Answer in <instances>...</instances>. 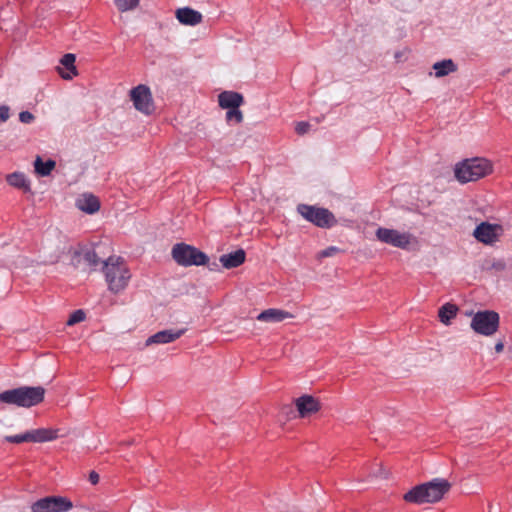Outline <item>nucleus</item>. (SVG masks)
Here are the masks:
<instances>
[{
    "instance_id": "32",
    "label": "nucleus",
    "mask_w": 512,
    "mask_h": 512,
    "mask_svg": "<svg viewBox=\"0 0 512 512\" xmlns=\"http://www.w3.org/2000/svg\"><path fill=\"white\" fill-rule=\"evenodd\" d=\"M309 128L310 124L308 122L302 121L296 124L295 131L297 132V134L303 135L308 132Z\"/></svg>"
},
{
    "instance_id": "4",
    "label": "nucleus",
    "mask_w": 512,
    "mask_h": 512,
    "mask_svg": "<svg viewBox=\"0 0 512 512\" xmlns=\"http://www.w3.org/2000/svg\"><path fill=\"white\" fill-rule=\"evenodd\" d=\"M103 264L108 289L115 294L124 290L128 285L131 274L122 258L110 256Z\"/></svg>"
},
{
    "instance_id": "19",
    "label": "nucleus",
    "mask_w": 512,
    "mask_h": 512,
    "mask_svg": "<svg viewBox=\"0 0 512 512\" xmlns=\"http://www.w3.org/2000/svg\"><path fill=\"white\" fill-rule=\"evenodd\" d=\"M246 253L243 249H238L234 252L223 254L220 256L219 261L226 269H232L240 266L245 261Z\"/></svg>"
},
{
    "instance_id": "2",
    "label": "nucleus",
    "mask_w": 512,
    "mask_h": 512,
    "mask_svg": "<svg viewBox=\"0 0 512 512\" xmlns=\"http://www.w3.org/2000/svg\"><path fill=\"white\" fill-rule=\"evenodd\" d=\"M46 390L42 386H21L0 393V402L30 408L43 402Z\"/></svg>"
},
{
    "instance_id": "31",
    "label": "nucleus",
    "mask_w": 512,
    "mask_h": 512,
    "mask_svg": "<svg viewBox=\"0 0 512 512\" xmlns=\"http://www.w3.org/2000/svg\"><path fill=\"white\" fill-rule=\"evenodd\" d=\"M10 117V108L7 105L0 106V123L6 122Z\"/></svg>"
},
{
    "instance_id": "6",
    "label": "nucleus",
    "mask_w": 512,
    "mask_h": 512,
    "mask_svg": "<svg viewBox=\"0 0 512 512\" xmlns=\"http://www.w3.org/2000/svg\"><path fill=\"white\" fill-rule=\"evenodd\" d=\"M297 212L307 221L320 228H331L337 220L332 212L326 208L316 207L313 205L299 204Z\"/></svg>"
},
{
    "instance_id": "13",
    "label": "nucleus",
    "mask_w": 512,
    "mask_h": 512,
    "mask_svg": "<svg viewBox=\"0 0 512 512\" xmlns=\"http://www.w3.org/2000/svg\"><path fill=\"white\" fill-rule=\"evenodd\" d=\"M75 205L79 210L87 214H94L100 209V201L98 197L92 193H83L79 195L76 199Z\"/></svg>"
},
{
    "instance_id": "7",
    "label": "nucleus",
    "mask_w": 512,
    "mask_h": 512,
    "mask_svg": "<svg viewBox=\"0 0 512 512\" xmlns=\"http://www.w3.org/2000/svg\"><path fill=\"white\" fill-rule=\"evenodd\" d=\"M499 320V314L494 311H478L471 320V328L477 334L491 336L498 330Z\"/></svg>"
},
{
    "instance_id": "23",
    "label": "nucleus",
    "mask_w": 512,
    "mask_h": 512,
    "mask_svg": "<svg viewBox=\"0 0 512 512\" xmlns=\"http://www.w3.org/2000/svg\"><path fill=\"white\" fill-rule=\"evenodd\" d=\"M458 308L455 304L446 303L439 309L438 316L440 321L445 324L449 325L451 319L456 317Z\"/></svg>"
},
{
    "instance_id": "9",
    "label": "nucleus",
    "mask_w": 512,
    "mask_h": 512,
    "mask_svg": "<svg viewBox=\"0 0 512 512\" xmlns=\"http://www.w3.org/2000/svg\"><path fill=\"white\" fill-rule=\"evenodd\" d=\"M130 99L136 110L139 112L150 115L154 111V103L150 88L146 85L140 84L130 91Z\"/></svg>"
},
{
    "instance_id": "20",
    "label": "nucleus",
    "mask_w": 512,
    "mask_h": 512,
    "mask_svg": "<svg viewBox=\"0 0 512 512\" xmlns=\"http://www.w3.org/2000/svg\"><path fill=\"white\" fill-rule=\"evenodd\" d=\"M30 442L42 443L52 441L58 438V431L48 428H39L28 431Z\"/></svg>"
},
{
    "instance_id": "16",
    "label": "nucleus",
    "mask_w": 512,
    "mask_h": 512,
    "mask_svg": "<svg viewBox=\"0 0 512 512\" xmlns=\"http://www.w3.org/2000/svg\"><path fill=\"white\" fill-rule=\"evenodd\" d=\"M243 101L242 94L234 91H223L218 96L219 106L223 109L239 108Z\"/></svg>"
},
{
    "instance_id": "30",
    "label": "nucleus",
    "mask_w": 512,
    "mask_h": 512,
    "mask_svg": "<svg viewBox=\"0 0 512 512\" xmlns=\"http://www.w3.org/2000/svg\"><path fill=\"white\" fill-rule=\"evenodd\" d=\"M35 120V116L29 111L19 113V121L23 124H30Z\"/></svg>"
},
{
    "instance_id": "25",
    "label": "nucleus",
    "mask_w": 512,
    "mask_h": 512,
    "mask_svg": "<svg viewBox=\"0 0 512 512\" xmlns=\"http://www.w3.org/2000/svg\"><path fill=\"white\" fill-rule=\"evenodd\" d=\"M140 0H115L117 8L121 12H126L135 9L139 5Z\"/></svg>"
},
{
    "instance_id": "35",
    "label": "nucleus",
    "mask_w": 512,
    "mask_h": 512,
    "mask_svg": "<svg viewBox=\"0 0 512 512\" xmlns=\"http://www.w3.org/2000/svg\"><path fill=\"white\" fill-rule=\"evenodd\" d=\"M503 349H504V344H503L502 342H498V343H496V345H495V351H496L497 353L502 352V351H503Z\"/></svg>"
},
{
    "instance_id": "21",
    "label": "nucleus",
    "mask_w": 512,
    "mask_h": 512,
    "mask_svg": "<svg viewBox=\"0 0 512 512\" xmlns=\"http://www.w3.org/2000/svg\"><path fill=\"white\" fill-rule=\"evenodd\" d=\"M432 68L435 71V77L441 78L455 72L457 70V65L452 59H444L435 62Z\"/></svg>"
},
{
    "instance_id": "3",
    "label": "nucleus",
    "mask_w": 512,
    "mask_h": 512,
    "mask_svg": "<svg viewBox=\"0 0 512 512\" xmlns=\"http://www.w3.org/2000/svg\"><path fill=\"white\" fill-rule=\"evenodd\" d=\"M492 172V163L481 157L464 159L454 167L455 178L462 184L477 181Z\"/></svg>"
},
{
    "instance_id": "28",
    "label": "nucleus",
    "mask_w": 512,
    "mask_h": 512,
    "mask_svg": "<svg viewBox=\"0 0 512 512\" xmlns=\"http://www.w3.org/2000/svg\"><path fill=\"white\" fill-rule=\"evenodd\" d=\"M227 121H234L235 123H240L243 120L242 112L239 108L228 109L226 112Z\"/></svg>"
},
{
    "instance_id": "11",
    "label": "nucleus",
    "mask_w": 512,
    "mask_h": 512,
    "mask_svg": "<svg viewBox=\"0 0 512 512\" xmlns=\"http://www.w3.org/2000/svg\"><path fill=\"white\" fill-rule=\"evenodd\" d=\"M500 232H502L500 225L482 222L475 228L473 235L479 242L492 244L498 239Z\"/></svg>"
},
{
    "instance_id": "26",
    "label": "nucleus",
    "mask_w": 512,
    "mask_h": 512,
    "mask_svg": "<svg viewBox=\"0 0 512 512\" xmlns=\"http://www.w3.org/2000/svg\"><path fill=\"white\" fill-rule=\"evenodd\" d=\"M83 258L88 263L89 266L95 267L99 264L100 259L93 249H86L83 252Z\"/></svg>"
},
{
    "instance_id": "5",
    "label": "nucleus",
    "mask_w": 512,
    "mask_h": 512,
    "mask_svg": "<svg viewBox=\"0 0 512 512\" xmlns=\"http://www.w3.org/2000/svg\"><path fill=\"white\" fill-rule=\"evenodd\" d=\"M171 254L174 261L184 267L205 265L209 260L205 253L185 243L175 244Z\"/></svg>"
},
{
    "instance_id": "17",
    "label": "nucleus",
    "mask_w": 512,
    "mask_h": 512,
    "mask_svg": "<svg viewBox=\"0 0 512 512\" xmlns=\"http://www.w3.org/2000/svg\"><path fill=\"white\" fill-rule=\"evenodd\" d=\"M293 318V315L285 310L270 308L262 311L256 319L261 322L278 323L285 319Z\"/></svg>"
},
{
    "instance_id": "18",
    "label": "nucleus",
    "mask_w": 512,
    "mask_h": 512,
    "mask_svg": "<svg viewBox=\"0 0 512 512\" xmlns=\"http://www.w3.org/2000/svg\"><path fill=\"white\" fill-rule=\"evenodd\" d=\"M75 60L76 57L72 53H67L61 58L60 63L62 67H58V72L63 79L71 80L77 75Z\"/></svg>"
},
{
    "instance_id": "15",
    "label": "nucleus",
    "mask_w": 512,
    "mask_h": 512,
    "mask_svg": "<svg viewBox=\"0 0 512 512\" xmlns=\"http://www.w3.org/2000/svg\"><path fill=\"white\" fill-rule=\"evenodd\" d=\"M176 18L181 24L187 26H196L203 20L202 14L190 7L178 8Z\"/></svg>"
},
{
    "instance_id": "14",
    "label": "nucleus",
    "mask_w": 512,
    "mask_h": 512,
    "mask_svg": "<svg viewBox=\"0 0 512 512\" xmlns=\"http://www.w3.org/2000/svg\"><path fill=\"white\" fill-rule=\"evenodd\" d=\"M295 405L301 417H306L320 409V403L311 395H303L297 398Z\"/></svg>"
},
{
    "instance_id": "27",
    "label": "nucleus",
    "mask_w": 512,
    "mask_h": 512,
    "mask_svg": "<svg viewBox=\"0 0 512 512\" xmlns=\"http://www.w3.org/2000/svg\"><path fill=\"white\" fill-rule=\"evenodd\" d=\"M5 441L9 443L20 444L23 442H30L28 431L22 434L5 436Z\"/></svg>"
},
{
    "instance_id": "8",
    "label": "nucleus",
    "mask_w": 512,
    "mask_h": 512,
    "mask_svg": "<svg viewBox=\"0 0 512 512\" xmlns=\"http://www.w3.org/2000/svg\"><path fill=\"white\" fill-rule=\"evenodd\" d=\"M73 503L63 496H46L31 504V512H66Z\"/></svg>"
},
{
    "instance_id": "10",
    "label": "nucleus",
    "mask_w": 512,
    "mask_h": 512,
    "mask_svg": "<svg viewBox=\"0 0 512 512\" xmlns=\"http://www.w3.org/2000/svg\"><path fill=\"white\" fill-rule=\"evenodd\" d=\"M376 237L385 244L401 249H406L411 243V234L401 233L395 229L379 227L376 230Z\"/></svg>"
},
{
    "instance_id": "12",
    "label": "nucleus",
    "mask_w": 512,
    "mask_h": 512,
    "mask_svg": "<svg viewBox=\"0 0 512 512\" xmlns=\"http://www.w3.org/2000/svg\"><path fill=\"white\" fill-rule=\"evenodd\" d=\"M186 332V329H167L159 331L152 336H150L146 340V346L152 345V344H167L171 343L177 339H179L184 333Z\"/></svg>"
},
{
    "instance_id": "33",
    "label": "nucleus",
    "mask_w": 512,
    "mask_h": 512,
    "mask_svg": "<svg viewBox=\"0 0 512 512\" xmlns=\"http://www.w3.org/2000/svg\"><path fill=\"white\" fill-rule=\"evenodd\" d=\"M338 251L337 247L330 246L321 252L322 257H330Z\"/></svg>"
},
{
    "instance_id": "1",
    "label": "nucleus",
    "mask_w": 512,
    "mask_h": 512,
    "mask_svg": "<svg viewBox=\"0 0 512 512\" xmlns=\"http://www.w3.org/2000/svg\"><path fill=\"white\" fill-rule=\"evenodd\" d=\"M451 484L444 478H434L431 481L416 485L404 495L408 503L424 504L440 501L450 490Z\"/></svg>"
},
{
    "instance_id": "24",
    "label": "nucleus",
    "mask_w": 512,
    "mask_h": 512,
    "mask_svg": "<svg viewBox=\"0 0 512 512\" xmlns=\"http://www.w3.org/2000/svg\"><path fill=\"white\" fill-rule=\"evenodd\" d=\"M7 182L16 188L28 191L30 189L29 181L23 173L14 172L7 176Z\"/></svg>"
},
{
    "instance_id": "22",
    "label": "nucleus",
    "mask_w": 512,
    "mask_h": 512,
    "mask_svg": "<svg viewBox=\"0 0 512 512\" xmlns=\"http://www.w3.org/2000/svg\"><path fill=\"white\" fill-rule=\"evenodd\" d=\"M55 166L56 162L54 160L43 161L40 156H37L34 161L35 172L42 177L50 175Z\"/></svg>"
},
{
    "instance_id": "34",
    "label": "nucleus",
    "mask_w": 512,
    "mask_h": 512,
    "mask_svg": "<svg viewBox=\"0 0 512 512\" xmlns=\"http://www.w3.org/2000/svg\"><path fill=\"white\" fill-rule=\"evenodd\" d=\"M99 474L95 471L89 473V481L91 484L96 485L99 482Z\"/></svg>"
},
{
    "instance_id": "29",
    "label": "nucleus",
    "mask_w": 512,
    "mask_h": 512,
    "mask_svg": "<svg viewBox=\"0 0 512 512\" xmlns=\"http://www.w3.org/2000/svg\"><path fill=\"white\" fill-rule=\"evenodd\" d=\"M85 319V313L83 310H76L74 311L69 319L67 320V325L72 326L75 325Z\"/></svg>"
}]
</instances>
